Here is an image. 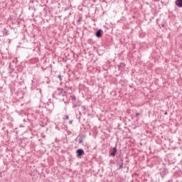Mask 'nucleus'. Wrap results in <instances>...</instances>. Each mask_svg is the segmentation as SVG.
I'll use <instances>...</instances> for the list:
<instances>
[{
  "label": "nucleus",
  "instance_id": "obj_1",
  "mask_svg": "<svg viewBox=\"0 0 182 182\" xmlns=\"http://www.w3.org/2000/svg\"><path fill=\"white\" fill-rule=\"evenodd\" d=\"M54 99L62 100L65 105L69 103L68 100V92L62 87H57V90L53 94Z\"/></svg>",
  "mask_w": 182,
  "mask_h": 182
},
{
  "label": "nucleus",
  "instance_id": "obj_2",
  "mask_svg": "<svg viewBox=\"0 0 182 182\" xmlns=\"http://www.w3.org/2000/svg\"><path fill=\"white\" fill-rule=\"evenodd\" d=\"M116 163L117 166H119L118 170H122L123 168V164L124 161L123 159V156L119 155L117 156Z\"/></svg>",
  "mask_w": 182,
  "mask_h": 182
},
{
  "label": "nucleus",
  "instance_id": "obj_3",
  "mask_svg": "<svg viewBox=\"0 0 182 182\" xmlns=\"http://www.w3.org/2000/svg\"><path fill=\"white\" fill-rule=\"evenodd\" d=\"M116 154H117V144L114 148L109 150V156L115 157Z\"/></svg>",
  "mask_w": 182,
  "mask_h": 182
},
{
  "label": "nucleus",
  "instance_id": "obj_4",
  "mask_svg": "<svg viewBox=\"0 0 182 182\" xmlns=\"http://www.w3.org/2000/svg\"><path fill=\"white\" fill-rule=\"evenodd\" d=\"M77 159H82L85 156V150L83 149H79L76 151Z\"/></svg>",
  "mask_w": 182,
  "mask_h": 182
},
{
  "label": "nucleus",
  "instance_id": "obj_5",
  "mask_svg": "<svg viewBox=\"0 0 182 182\" xmlns=\"http://www.w3.org/2000/svg\"><path fill=\"white\" fill-rule=\"evenodd\" d=\"M167 174H168V169H167L166 168H163L162 169H161L160 175L161 178H164V177H166Z\"/></svg>",
  "mask_w": 182,
  "mask_h": 182
},
{
  "label": "nucleus",
  "instance_id": "obj_6",
  "mask_svg": "<svg viewBox=\"0 0 182 182\" xmlns=\"http://www.w3.org/2000/svg\"><path fill=\"white\" fill-rule=\"evenodd\" d=\"M95 36L97 38H102V36H103V30L98 29L95 33Z\"/></svg>",
  "mask_w": 182,
  "mask_h": 182
},
{
  "label": "nucleus",
  "instance_id": "obj_7",
  "mask_svg": "<svg viewBox=\"0 0 182 182\" xmlns=\"http://www.w3.org/2000/svg\"><path fill=\"white\" fill-rule=\"evenodd\" d=\"M175 5H176L178 8H182V0H176Z\"/></svg>",
  "mask_w": 182,
  "mask_h": 182
},
{
  "label": "nucleus",
  "instance_id": "obj_8",
  "mask_svg": "<svg viewBox=\"0 0 182 182\" xmlns=\"http://www.w3.org/2000/svg\"><path fill=\"white\" fill-rule=\"evenodd\" d=\"M3 33V36H8V35H9V32L8 31V30H6V28H4V31H2Z\"/></svg>",
  "mask_w": 182,
  "mask_h": 182
},
{
  "label": "nucleus",
  "instance_id": "obj_9",
  "mask_svg": "<svg viewBox=\"0 0 182 182\" xmlns=\"http://www.w3.org/2000/svg\"><path fill=\"white\" fill-rule=\"evenodd\" d=\"M83 139H85V136H80L79 139V144H83Z\"/></svg>",
  "mask_w": 182,
  "mask_h": 182
},
{
  "label": "nucleus",
  "instance_id": "obj_10",
  "mask_svg": "<svg viewBox=\"0 0 182 182\" xmlns=\"http://www.w3.org/2000/svg\"><path fill=\"white\" fill-rule=\"evenodd\" d=\"M70 98L71 99V100L73 102H75V100H76V96L75 95H72L70 96Z\"/></svg>",
  "mask_w": 182,
  "mask_h": 182
},
{
  "label": "nucleus",
  "instance_id": "obj_11",
  "mask_svg": "<svg viewBox=\"0 0 182 182\" xmlns=\"http://www.w3.org/2000/svg\"><path fill=\"white\" fill-rule=\"evenodd\" d=\"M77 107V104L75 102H73V109H76Z\"/></svg>",
  "mask_w": 182,
  "mask_h": 182
},
{
  "label": "nucleus",
  "instance_id": "obj_12",
  "mask_svg": "<svg viewBox=\"0 0 182 182\" xmlns=\"http://www.w3.org/2000/svg\"><path fill=\"white\" fill-rule=\"evenodd\" d=\"M80 22H82V16H80L77 19V23H80Z\"/></svg>",
  "mask_w": 182,
  "mask_h": 182
},
{
  "label": "nucleus",
  "instance_id": "obj_13",
  "mask_svg": "<svg viewBox=\"0 0 182 182\" xmlns=\"http://www.w3.org/2000/svg\"><path fill=\"white\" fill-rule=\"evenodd\" d=\"M58 78L59 79L60 82H62V75H58Z\"/></svg>",
  "mask_w": 182,
  "mask_h": 182
},
{
  "label": "nucleus",
  "instance_id": "obj_14",
  "mask_svg": "<svg viewBox=\"0 0 182 182\" xmlns=\"http://www.w3.org/2000/svg\"><path fill=\"white\" fill-rule=\"evenodd\" d=\"M81 107H82L83 112H86V106L82 105Z\"/></svg>",
  "mask_w": 182,
  "mask_h": 182
},
{
  "label": "nucleus",
  "instance_id": "obj_15",
  "mask_svg": "<svg viewBox=\"0 0 182 182\" xmlns=\"http://www.w3.org/2000/svg\"><path fill=\"white\" fill-rule=\"evenodd\" d=\"M140 116V112H136L135 114V117H139Z\"/></svg>",
  "mask_w": 182,
  "mask_h": 182
},
{
  "label": "nucleus",
  "instance_id": "obj_16",
  "mask_svg": "<svg viewBox=\"0 0 182 182\" xmlns=\"http://www.w3.org/2000/svg\"><path fill=\"white\" fill-rule=\"evenodd\" d=\"M65 120H69V115H65Z\"/></svg>",
  "mask_w": 182,
  "mask_h": 182
},
{
  "label": "nucleus",
  "instance_id": "obj_17",
  "mask_svg": "<svg viewBox=\"0 0 182 182\" xmlns=\"http://www.w3.org/2000/svg\"><path fill=\"white\" fill-rule=\"evenodd\" d=\"M73 124V120H70V122H69V124Z\"/></svg>",
  "mask_w": 182,
  "mask_h": 182
},
{
  "label": "nucleus",
  "instance_id": "obj_18",
  "mask_svg": "<svg viewBox=\"0 0 182 182\" xmlns=\"http://www.w3.org/2000/svg\"><path fill=\"white\" fill-rule=\"evenodd\" d=\"M14 69L9 72V75H11L12 72H14Z\"/></svg>",
  "mask_w": 182,
  "mask_h": 182
},
{
  "label": "nucleus",
  "instance_id": "obj_19",
  "mask_svg": "<svg viewBox=\"0 0 182 182\" xmlns=\"http://www.w3.org/2000/svg\"><path fill=\"white\" fill-rule=\"evenodd\" d=\"M164 114H165V115H167V114H168L167 111H166V112H164Z\"/></svg>",
  "mask_w": 182,
  "mask_h": 182
},
{
  "label": "nucleus",
  "instance_id": "obj_20",
  "mask_svg": "<svg viewBox=\"0 0 182 182\" xmlns=\"http://www.w3.org/2000/svg\"><path fill=\"white\" fill-rule=\"evenodd\" d=\"M171 181H173V180H169V181H168L167 182H171Z\"/></svg>",
  "mask_w": 182,
  "mask_h": 182
},
{
  "label": "nucleus",
  "instance_id": "obj_21",
  "mask_svg": "<svg viewBox=\"0 0 182 182\" xmlns=\"http://www.w3.org/2000/svg\"><path fill=\"white\" fill-rule=\"evenodd\" d=\"M161 26H162L163 28H164V24H162Z\"/></svg>",
  "mask_w": 182,
  "mask_h": 182
},
{
  "label": "nucleus",
  "instance_id": "obj_22",
  "mask_svg": "<svg viewBox=\"0 0 182 182\" xmlns=\"http://www.w3.org/2000/svg\"><path fill=\"white\" fill-rule=\"evenodd\" d=\"M9 68H11V65H9Z\"/></svg>",
  "mask_w": 182,
  "mask_h": 182
}]
</instances>
